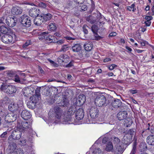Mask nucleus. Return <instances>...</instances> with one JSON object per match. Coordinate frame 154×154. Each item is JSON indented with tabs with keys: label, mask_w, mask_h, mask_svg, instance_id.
Wrapping results in <instances>:
<instances>
[{
	"label": "nucleus",
	"mask_w": 154,
	"mask_h": 154,
	"mask_svg": "<svg viewBox=\"0 0 154 154\" xmlns=\"http://www.w3.org/2000/svg\"><path fill=\"white\" fill-rule=\"evenodd\" d=\"M15 79L14 80L16 82H18L19 83L20 82V78L19 76L17 75H15Z\"/></svg>",
	"instance_id": "bf43d9fd"
},
{
	"label": "nucleus",
	"mask_w": 154,
	"mask_h": 154,
	"mask_svg": "<svg viewBox=\"0 0 154 154\" xmlns=\"http://www.w3.org/2000/svg\"><path fill=\"white\" fill-rule=\"evenodd\" d=\"M21 115L23 119L25 120L30 119L31 116L29 112L26 110H23L21 112Z\"/></svg>",
	"instance_id": "b1692460"
},
{
	"label": "nucleus",
	"mask_w": 154,
	"mask_h": 154,
	"mask_svg": "<svg viewBox=\"0 0 154 154\" xmlns=\"http://www.w3.org/2000/svg\"><path fill=\"white\" fill-rule=\"evenodd\" d=\"M68 46L67 45H65L62 46L60 51L65 52L68 50Z\"/></svg>",
	"instance_id": "3c124183"
},
{
	"label": "nucleus",
	"mask_w": 154,
	"mask_h": 154,
	"mask_svg": "<svg viewBox=\"0 0 154 154\" xmlns=\"http://www.w3.org/2000/svg\"><path fill=\"white\" fill-rule=\"evenodd\" d=\"M48 14H42L41 15L35 17L33 22L34 24L36 26H39L44 22L47 21L48 19Z\"/></svg>",
	"instance_id": "20e7f679"
},
{
	"label": "nucleus",
	"mask_w": 154,
	"mask_h": 154,
	"mask_svg": "<svg viewBox=\"0 0 154 154\" xmlns=\"http://www.w3.org/2000/svg\"><path fill=\"white\" fill-rule=\"evenodd\" d=\"M17 22V18L12 16L7 17L5 19V23L9 27H13L16 25Z\"/></svg>",
	"instance_id": "0eeeda50"
},
{
	"label": "nucleus",
	"mask_w": 154,
	"mask_h": 154,
	"mask_svg": "<svg viewBox=\"0 0 154 154\" xmlns=\"http://www.w3.org/2000/svg\"><path fill=\"white\" fill-rule=\"evenodd\" d=\"M138 42L140 44L142 47H144L145 46L146 44H148L147 42L143 39H139Z\"/></svg>",
	"instance_id": "79ce46f5"
},
{
	"label": "nucleus",
	"mask_w": 154,
	"mask_h": 154,
	"mask_svg": "<svg viewBox=\"0 0 154 154\" xmlns=\"http://www.w3.org/2000/svg\"><path fill=\"white\" fill-rule=\"evenodd\" d=\"M0 90L1 91L8 94H14L17 91L15 86L6 84H3L1 85Z\"/></svg>",
	"instance_id": "7ed1b4c3"
},
{
	"label": "nucleus",
	"mask_w": 154,
	"mask_h": 154,
	"mask_svg": "<svg viewBox=\"0 0 154 154\" xmlns=\"http://www.w3.org/2000/svg\"><path fill=\"white\" fill-rule=\"evenodd\" d=\"M21 18L20 22L23 26L28 27L31 26V21L29 17L23 15L21 17Z\"/></svg>",
	"instance_id": "9b49d317"
},
{
	"label": "nucleus",
	"mask_w": 154,
	"mask_h": 154,
	"mask_svg": "<svg viewBox=\"0 0 154 154\" xmlns=\"http://www.w3.org/2000/svg\"><path fill=\"white\" fill-rule=\"evenodd\" d=\"M107 67L108 69H109L110 70H112L115 68L117 67V66L115 64H112L111 65L107 66Z\"/></svg>",
	"instance_id": "de8ad7c7"
},
{
	"label": "nucleus",
	"mask_w": 154,
	"mask_h": 154,
	"mask_svg": "<svg viewBox=\"0 0 154 154\" xmlns=\"http://www.w3.org/2000/svg\"><path fill=\"white\" fill-rule=\"evenodd\" d=\"M91 7L89 11V13H91L95 8V3L93 0H91Z\"/></svg>",
	"instance_id": "58836bf2"
},
{
	"label": "nucleus",
	"mask_w": 154,
	"mask_h": 154,
	"mask_svg": "<svg viewBox=\"0 0 154 154\" xmlns=\"http://www.w3.org/2000/svg\"><path fill=\"white\" fill-rule=\"evenodd\" d=\"M128 134H125L122 140L123 143L125 145H128L131 142L132 138Z\"/></svg>",
	"instance_id": "aec40b11"
},
{
	"label": "nucleus",
	"mask_w": 154,
	"mask_h": 154,
	"mask_svg": "<svg viewBox=\"0 0 154 154\" xmlns=\"http://www.w3.org/2000/svg\"><path fill=\"white\" fill-rule=\"evenodd\" d=\"M150 124L149 123H148L147 125H146V127L147 128L146 129H145L142 132V137H143L144 136L146 135V134H144V133L145 132H147V130H150Z\"/></svg>",
	"instance_id": "c03bdc74"
},
{
	"label": "nucleus",
	"mask_w": 154,
	"mask_h": 154,
	"mask_svg": "<svg viewBox=\"0 0 154 154\" xmlns=\"http://www.w3.org/2000/svg\"><path fill=\"white\" fill-rule=\"evenodd\" d=\"M48 32H42L39 35L38 38L40 40L43 42H46L48 43Z\"/></svg>",
	"instance_id": "412c9836"
},
{
	"label": "nucleus",
	"mask_w": 154,
	"mask_h": 154,
	"mask_svg": "<svg viewBox=\"0 0 154 154\" xmlns=\"http://www.w3.org/2000/svg\"><path fill=\"white\" fill-rule=\"evenodd\" d=\"M135 131V129L134 128L128 130L127 132V133L126 134L129 135L131 136V137L132 138Z\"/></svg>",
	"instance_id": "ea45409f"
},
{
	"label": "nucleus",
	"mask_w": 154,
	"mask_h": 154,
	"mask_svg": "<svg viewBox=\"0 0 154 154\" xmlns=\"http://www.w3.org/2000/svg\"><path fill=\"white\" fill-rule=\"evenodd\" d=\"M112 105L115 108H118L121 107L122 105V102L120 100L118 99H115L112 103Z\"/></svg>",
	"instance_id": "393cba45"
},
{
	"label": "nucleus",
	"mask_w": 154,
	"mask_h": 154,
	"mask_svg": "<svg viewBox=\"0 0 154 154\" xmlns=\"http://www.w3.org/2000/svg\"><path fill=\"white\" fill-rule=\"evenodd\" d=\"M30 44V42L29 41H27L24 44L22 47L24 48H26L27 47L29 46Z\"/></svg>",
	"instance_id": "4d7b16f0"
},
{
	"label": "nucleus",
	"mask_w": 154,
	"mask_h": 154,
	"mask_svg": "<svg viewBox=\"0 0 154 154\" xmlns=\"http://www.w3.org/2000/svg\"><path fill=\"white\" fill-rule=\"evenodd\" d=\"M117 33L115 32H112L109 33V36L110 37L116 36L117 35Z\"/></svg>",
	"instance_id": "338daca9"
},
{
	"label": "nucleus",
	"mask_w": 154,
	"mask_h": 154,
	"mask_svg": "<svg viewBox=\"0 0 154 154\" xmlns=\"http://www.w3.org/2000/svg\"><path fill=\"white\" fill-rule=\"evenodd\" d=\"M84 46L85 50L87 51H91L93 46V43L90 42L86 43Z\"/></svg>",
	"instance_id": "c756f323"
},
{
	"label": "nucleus",
	"mask_w": 154,
	"mask_h": 154,
	"mask_svg": "<svg viewBox=\"0 0 154 154\" xmlns=\"http://www.w3.org/2000/svg\"><path fill=\"white\" fill-rule=\"evenodd\" d=\"M34 89L33 88H26L23 89L22 91V94L25 97H29L33 92Z\"/></svg>",
	"instance_id": "4be33fe9"
},
{
	"label": "nucleus",
	"mask_w": 154,
	"mask_h": 154,
	"mask_svg": "<svg viewBox=\"0 0 154 154\" xmlns=\"http://www.w3.org/2000/svg\"><path fill=\"white\" fill-rule=\"evenodd\" d=\"M57 40V38L55 36L49 35V43H56Z\"/></svg>",
	"instance_id": "f704fd0d"
},
{
	"label": "nucleus",
	"mask_w": 154,
	"mask_h": 154,
	"mask_svg": "<svg viewBox=\"0 0 154 154\" xmlns=\"http://www.w3.org/2000/svg\"><path fill=\"white\" fill-rule=\"evenodd\" d=\"M79 4V5H80L78 7V8L80 11H85L87 10V6L84 5L83 3H82V4Z\"/></svg>",
	"instance_id": "c9c22d12"
},
{
	"label": "nucleus",
	"mask_w": 154,
	"mask_h": 154,
	"mask_svg": "<svg viewBox=\"0 0 154 154\" xmlns=\"http://www.w3.org/2000/svg\"><path fill=\"white\" fill-rule=\"evenodd\" d=\"M74 2L78 4H82L85 1V0H73Z\"/></svg>",
	"instance_id": "052dcab7"
},
{
	"label": "nucleus",
	"mask_w": 154,
	"mask_h": 154,
	"mask_svg": "<svg viewBox=\"0 0 154 154\" xmlns=\"http://www.w3.org/2000/svg\"><path fill=\"white\" fill-rule=\"evenodd\" d=\"M99 110L97 107H92L90 110V114L92 118L94 119L98 117Z\"/></svg>",
	"instance_id": "dca6fc26"
},
{
	"label": "nucleus",
	"mask_w": 154,
	"mask_h": 154,
	"mask_svg": "<svg viewBox=\"0 0 154 154\" xmlns=\"http://www.w3.org/2000/svg\"><path fill=\"white\" fill-rule=\"evenodd\" d=\"M81 46L79 44H76L72 47V51L75 52H78L81 50Z\"/></svg>",
	"instance_id": "c85d7f7f"
},
{
	"label": "nucleus",
	"mask_w": 154,
	"mask_h": 154,
	"mask_svg": "<svg viewBox=\"0 0 154 154\" xmlns=\"http://www.w3.org/2000/svg\"><path fill=\"white\" fill-rule=\"evenodd\" d=\"M57 62L60 64H65L70 60V58L67 54H61L57 59Z\"/></svg>",
	"instance_id": "ddd939ff"
},
{
	"label": "nucleus",
	"mask_w": 154,
	"mask_h": 154,
	"mask_svg": "<svg viewBox=\"0 0 154 154\" xmlns=\"http://www.w3.org/2000/svg\"><path fill=\"white\" fill-rule=\"evenodd\" d=\"M8 108L11 111H14L19 114L20 110L23 109V102L21 101H19L17 103H12L9 105Z\"/></svg>",
	"instance_id": "f03ea898"
},
{
	"label": "nucleus",
	"mask_w": 154,
	"mask_h": 154,
	"mask_svg": "<svg viewBox=\"0 0 154 154\" xmlns=\"http://www.w3.org/2000/svg\"><path fill=\"white\" fill-rule=\"evenodd\" d=\"M0 137L2 138H5L7 137V131L3 132L1 135Z\"/></svg>",
	"instance_id": "680f3d73"
},
{
	"label": "nucleus",
	"mask_w": 154,
	"mask_h": 154,
	"mask_svg": "<svg viewBox=\"0 0 154 154\" xmlns=\"http://www.w3.org/2000/svg\"><path fill=\"white\" fill-rule=\"evenodd\" d=\"M146 142L150 145H154V135H149L146 138Z\"/></svg>",
	"instance_id": "cd10ccee"
},
{
	"label": "nucleus",
	"mask_w": 154,
	"mask_h": 154,
	"mask_svg": "<svg viewBox=\"0 0 154 154\" xmlns=\"http://www.w3.org/2000/svg\"><path fill=\"white\" fill-rule=\"evenodd\" d=\"M17 115H19V114L15 112L9 113L5 116V120L8 122H13L16 119Z\"/></svg>",
	"instance_id": "1a4fd4ad"
},
{
	"label": "nucleus",
	"mask_w": 154,
	"mask_h": 154,
	"mask_svg": "<svg viewBox=\"0 0 154 154\" xmlns=\"http://www.w3.org/2000/svg\"><path fill=\"white\" fill-rule=\"evenodd\" d=\"M93 154H101V150L99 148H96L93 151Z\"/></svg>",
	"instance_id": "49530a36"
},
{
	"label": "nucleus",
	"mask_w": 154,
	"mask_h": 154,
	"mask_svg": "<svg viewBox=\"0 0 154 154\" xmlns=\"http://www.w3.org/2000/svg\"><path fill=\"white\" fill-rule=\"evenodd\" d=\"M88 27V26L86 25H84L83 26V31L85 34H87L88 33V30L86 29V28Z\"/></svg>",
	"instance_id": "6e6d98bb"
},
{
	"label": "nucleus",
	"mask_w": 154,
	"mask_h": 154,
	"mask_svg": "<svg viewBox=\"0 0 154 154\" xmlns=\"http://www.w3.org/2000/svg\"><path fill=\"white\" fill-rule=\"evenodd\" d=\"M14 141L8 139L9 145L8 148L10 150L11 152H14L17 147L16 143Z\"/></svg>",
	"instance_id": "6ab92c4d"
},
{
	"label": "nucleus",
	"mask_w": 154,
	"mask_h": 154,
	"mask_svg": "<svg viewBox=\"0 0 154 154\" xmlns=\"http://www.w3.org/2000/svg\"><path fill=\"white\" fill-rule=\"evenodd\" d=\"M84 116V110L82 108H79L76 110L75 112V118L78 120L82 119Z\"/></svg>",
	"instance_id": "f3484780"
},
{
	"label": "nucleus",
	"mask_w": 154,
	"mask_h": 154,
	"mask_svg": "<svg viewBox=\"0 0 154 154\" xmlns=\"http://www.w3.org/2000/svg\"><path fill=\"white\" fill-rule=\"evenodd\" d=\"M1 40L5 44H9L14 43V40H13L12 36L11 35L8 34L4 35L2 36L1 38Z\"/></svg>",
	"instance_id": "9d476101"
},
{
	"label": "nucleus",
	"mask_w": 154,
	"mask_h": 154,
	"mask_svg": "<svg viewBox=\"0 0 154 154\" xmlns=\"http://www.w3.org/2000/svg\"><path fill=\"white\" fill-rule=\"evenodd\" d=\"M86 101V98L85 95L83 94L79 95L77 99L76 104L79 106H81L85 103Z\"/></svg>",
	"instance_id": "a211bd4d"
},
{
	"label": "nucleus",
	"mask_w": 154,
	"mask_h": 154,
	"mask_svg": "<svg viewBox=\"0 0 154 154\" xmlns=\"http://www.w3.org/2000/svg\"><path fill=\"white\" fill-rule=\"evenodd\" d=\"M38 5L39 7L43 8H45L47 6V5L46 4L42 2L39 3Z\"/></svg>",
	"instance_id": "13d9d810"
},
{
	"label": "nucleus",
	"mask_w": 154,
	"mask_h": 154,
	"mask_svg": "<svg viewBox=\"0 0 154 154\" xmlns=\"http://www.w3.org/2000/svg\"><path fill=\"white\" fill-rule=\"evenodd\" d=\"M40 87H37L35 90V94L33 95L32 97L35 96L38 98V100H39L40 98Z\"/></svg>",
	"instance_id": "2f4dec72"
},
{
	"label": "nucleus",
	"mask_w": 154,
	"mask_h": 154,
	"mask_svg": "<svg viewBox=\"0 0 154 154\" xmlns=\"http://www.w3.org/2000/svg\"><path fill=\"white\" fill-rule=\"evenodd\" d=\"M125 48L128 50L127 52L128 53H131L132 51L131 48L127 46H125Z\"/></svg>",
	"instance_id": "774afa93"
},
{
	"label": "nucleus",
	"mask_w": 154,
	"mask_h": 154,
	"mask_svg": "<svg viewBox=\"0 0 154 154\" xmlns=\"http://www.w3.org/2000/svg\"><path fill=\"white\" fill-rule=\"evenodd\" d=\"M22 132L21 131L18 130H14L9 137L8 139L13 141L19 140L21 137Z\"/></svg>",
	"instance_id": "423d86ee"
},
{
	"label": "nucleus",
	"mask_w": 154,
	"mask_h": 154,
	"mask_svg": "<svg viewBox=\"0 0 154 154\" xmlns=\"http://www.w3.org/2000/svg\"><path fill=\"white\" fill-rule=\"evenodd\" d=\"M26 139L24 137L22 138L21 140L20 141V144L21 145H24L25 144V143H26Z\"/></svg>",
	"instance_id": "5fc2aeb1"
},
{
	"label": "nucleus",
	"mask_w": 154,
	"mask_h": 154,
	"mask_svg": "<svg viewBox=\"0 0 154 154\" xmlns=\"http://www.w3.org/2000/svg\"><path fill=\"white\" fill-rule=\"evenodd\" d=\"M57 92L58 89L55 87H51L49 88V94L50 95H55Z\"/></svg>",
	"instance_id": "7c9ffc66"
},
{
	"label": "nucleus",
	"mask_w": 154,
	"mask_h": 154,
	"mask_svg": "<svg viewBox=\"0 0 154 154\" xmlns=\"http://www.w3.org/2000/svg\"><path fill=\"white\" fill-rule=\"evenodd\" d=\"M22 131L23 132H30L32 131L30 122L24 121L22 123Z\"/></svg>",
	"instance_id": "2eb2a0df"
},
{
	"label": "nucleus",
	"mask_w": 154,
	"mask_h": 154,
	"mask_svg": "<svg viewBox=\"0 0 154 154\" xmlns=\"http://www.w3.org/2000/svg\"><path fill=\"white\" fill-rule=\"evenodd\" d=\"M116 150L118 152H121L122 151L123 149L121 146L117 145L116 147Z\"/></svg>",
	"instance_id": "864d4df0"
},
{
	"label": "nucleus",
	"mask_w": 154,
	"mask_h": 154,
	"mask_svg": "<svg viewBox=\"0 0 154 154\" xmlns=\"http://www.w3.org/2000/svg\"><path fill=\"white\" fill-rule=\"evenodd\" d=\"M91 30L94 33L97 34L98 30V27L96 25H93L91 27Z\"/></svg>",
	"instance_id": "37998d69"
},
{
	"label": "nucleus",
	"mask_w": 154,
	"mask_h": 154,
	"mask_svg": "<svg viewBox=\"0 0 154 154\" xmlns=\"http://www.w3.org/2000/svg\"><path fill=\"white\" fill-rule=\"evenodd\" d=\"M49 27L50 28V30L51 31H54L56 30L57 28L55 23H50L49 25Z\"/></svg>",
	"instance_id": "a19ab883"
},
{
	"label": "nucleus",
	"mask_w": 154,
	"mask_h": 154,
	"mask_svg": "<svg viewBox=\"0 0 154 154\" xmlns=\"http://www.w3.org/2000/svg\"><path fill=\"white\" fill-rule=\"evenodd\" d=\"M145 18L146 21H150L152 19L153 17L152 16H147L145 17Z\"/></svg>",
	"instance_id": "0e129e2a"
},
{
	"label": "nucleus",
	"mask_w": 154,
	"mask_h": 154,
	"mask_svg": "<svg viewBox=\"0 0 154 154\" xmlns=\"http://www.w3.org/2000/svg\"><path fill=\"white\" fill-rule=\"evenodd\" d=\"M106 99L103 95L97 96L94 100L95 105L97 106L102 107L106 104Z\"/></svg>",
	"instance_id": "39448f33"
},
{
	"label": "nucleus",
	"mask_w": 154,
	"mask_h": 154,
	"mask_svg": "<svg viewBox=\"0 0 154 154\" xmlns=\"http://www.w3.org/2000/svg\"><path fill=\"white\" fill-rule=\"evenodd\" d=\"M127 113L126 111L120 112L117 114V118L119 120H122L126 118Z\"/></svg>",
	"instance_id": "a878e982"
},
{
	"label": "nucleus",
	"mask_w": 154,
	"mask_h": 154,
	"mask_svg": "<svg viewBox=\"0 0 154 154\" xmlns=\"http://www.w3.org/2000/svg\"><path fill=\"white\" fill-rule=\"evenodd\" d=\"M7 74L8 75L9 77H12L15 76V72L11 71H9L8 72Z\"/></svg>",
	"instance_id": "603ef678"
},
{
	"label": "nucleus",
	"mask_w": 154,
	"mask_h": 154,
	"mask_svg": "<svg viewBox=\"0 0 154 154\" xmlns=\"http://www.w3.org/2000/svg\"><path fill=\"white\" fill-rule=\"evenodd\" d=\"M136 142H134L133 145V148L131 152V154H135L136 150Z\"/></svg>",
	"instance_id": "a18cd8bd"
},
{
	"label": "nucleus",
	"mask_w": 154,
	"mask_h": 154,
	"mask_svg": "<svg viewBox=\"0 0 154 154\" xmlns=\"http://www.w3.org/2000/svg\"><path fill=\"white\" fill-rule=\"evenodd\" d=\"M0 31L3 34H7L11 31L10 28L5 26H0Z\"/></svg>",
	"instance_id": "bb28decb"
},
{
	"label": "nucleus",
	"mask_w": 154,
	"mask_h": 154,
	"mask_svg": "<svg viewBox=\"0 0 154 154\" xmlns=\"http://www.w3.org/2000/svg\"><path fill=\"white\" fill-rule=\"evenodd\" d=\"M54 113L55 117L58 119H60L62 116L63 119L64 117L65 112L63 113V110L58 106H55L54 108Z\"/></svg>",
	"instance_id": "f8f14e48"
},
{
	"label": "nucleus",
	"mask_w": 154,
	"mask_h": 154,
	"mask_svg": "<svg viewBox=\"0 0 154 154\" xmlns=\"http://www.w3.org/2000/svg\"><path fill=\"white\" fill-rule=\"evenodd\" d=\"M76 111V109L75 105H72L69 109L67 113L64 115V117L62 119L63 123L65 124L69 123V122L71 121L72 119L71 116L73 115Z\"/></svg>",
	"instance_id": "f257e3e1"
},
{
	"label": "nucleus",
	"mask_w": 154,
	"mask_h": 154,
	"mask_svg": "<svg viewBox=\"0 0 154 154\" xmlns=\"http://www.w3.org/2000/svg\"><path fill=\"white\" fill-rule=\"evenodd\" d=\"M69 100L67 98H64L63 100L62 103L63 104V106L64 107H68L69 104Z\"/></svg>",
	"instance_id": "4c0bfd02"
},
{
	"label": "nucleus",
	"mask_w": 154,
	"mask_h": 154,
	"mask_svg": "<svg viewBox=\"0 0 154 154\" xmlns=\"http://www.w3.org/2000/svg\"><path fill=\"white\" fill-rule=\"evenodd\" d=\"M73 65V63L72 61H70L68 64L66 65L65 67H70L72 66Z\"/></svg>",
	"instance_id": "69168bd1"
},
{
	"label": "nucleus",
	"mask_w": 154,
	"mask_h": 154,
	"mask_svg": "<svg viewBox=\"0 0 154 154\" xmlns=\"http://www.w3.org/2000/svg\"><path fill=\"white\" fill-rule=\"evenodd\" d=\"M113 149V145L111 142H109L106 145V150L107 151H111Z\"/></svg>",
	"instance_id": "72a5a7b5"
},
{
	"label": "nucleus",
	"mask_w": 154,
	"mask_h": 154,
	"mask_svg": "<svg viewBox=\"0 0 154 154\" xmlns=\"http://www.w3.org/2000/svg\"><path fill=\"white\" fill-rule=\"evenodd\" d=\"M22 10L19 7H14L11 10V13L14 15H18L21 14Z\"/></svg>",
	"instance_id": "5701e85b"
},
{
	"label": "nucleus",
	"mask_w": 154,
	"mask_h": 154,
	"mask_svg": "<svg viewBox=\"0 0 154 154\" xmlns=\"http://www.w3.org/2000/svg\"><path fill=\"white\" fill-rule=\"evenodd\" d=\"M30 100V101L27 103V106L30 109H34L36 107V104L38 103L39 100L38 97L35 96L31 97Z\"/></svg>",
	"instance_id": "6e6552de"
},
{
	"label": "nucleus",
	"mask_w": 154,
	"mask_h": 154,
	"mask_svg": "<svg viewBox=\"0 0 154 154\" xmlns=\"http://www.w3.org/2000/svg\"><path fill=\"white\" fill-rule=\"evenodd\" d=\"M11 36H12L13 40H14V43H15L16 41L18 40V38L17 36L15 34H12Z\"/></svg>",
	"instance_id": "e2e57ef3"
},
{
	"label": "nucleus",
	"mask_w": 154,
	"mask_h": 154,
	"mask_svg": "<svg viewBox=\"0 0 154 154\" xmlns=\"http://www.w3.org/2000/svg\"><path fill=\"white\" fill-rule=\"evenodd\" d=\"M49 62L50 63L51 65L54 67H58V64L54 62V61L49 59Z\"/></svg>",
	"instance_id": "09e8293b"
},
{
	"label": "nucleus",
	"mask_w": 154,
	"mask_h": 154,
	"mask_svg": "<svg viewBox=\"0 0 154 154\" xmlns=\"http://www.w3.org/2000/svg\"><path fill=\"white\" fill-rule=\"evenodd\" d=\"M135 3L132 4L131 6H127L126 8L127 10L131 11L132 10L133 12H135L136 10V8L135 7Z\"/></svg>",
	"instance_id": "473e14b6"
},
{
	"label": "nucleus",
	"mask_w": 154,
	"mask_h": 154,
	"mask_svg": "<svg viewBox=\"0 0 154 154\" xmlns=\"http://www.w3.org/2000/svg\"><path fill=\"white\" fill-rule=\"evenodd\" d=\"M48 89H46L45 88L44 89L43 91V97L45 99H47V97L48 96Z\"/></svg>",
	"instance_id": "8fccbe9b"
},
{
	"label": "nucleus",
	"mask_w": 154,
	"mask_h": 154,
	"mask_svg": "<svg viewBox=\"0 0 154 154\" xmlns=\"http://www.w3.org/2000/svg\"><path fill=\"white\" fill-rule=\"evenodd\" d=\"M22 122L21 120H18L17 121V124L16 126L17 128L19 129L20 131H22Z\"/></svg>",
	"instance_id": "e433bc0d"
},
{
	"label": "nucleus",
	"mask_w": 154,
	"mask_h": 154,
	"mask_svg": "<svg viewBox=\"0 0 154 154\" xmlns=\"http://www.w3.org/2000/svg\"><path fill=\"white\" fill-rule=\"evenodd\" d=\"M40 10L37 8H33L31 9L29 12V16L32 18L36 17L40 14Z\"/></svg>",
	"instance_id": "4468645a"
}]
</instances>
